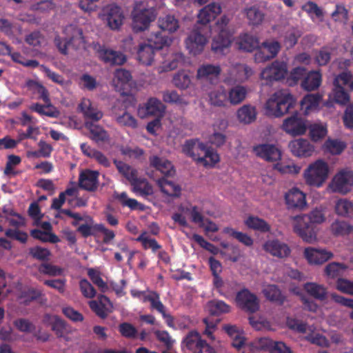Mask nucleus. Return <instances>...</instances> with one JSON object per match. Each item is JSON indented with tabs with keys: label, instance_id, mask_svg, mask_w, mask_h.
<instances>
[{
	"label": "nucleus",
	"instance_id": "obj_11",
	"mask_svg": "<svg viewBox=\"0 0 353 353\" xmlns=\"http://www.w3.org/2000/svg\"><path fill=\"white\" fill-rule=\"evenodd\" d=\"M281 48L277 41H265L261 45L254 54V59L258 63L265 62L276 57Z\"/></svg>",
	"mask_w": 353,
	"mask_h": 353
},
{
	"label": "nucleus",
	"instance_id": "obj_30",
	"mask_svg": "<svg viewBox=\"0 0 353 353\" xmlns=\"http://www.w3.org/2000/svg\"><path fill=\"white\" fill-rule=\"evenodd\" d=\"M149 160L150 165L165 176H172L174 174V166L170 161L158 156L150 157Z\"/></svg>",
	"mask_w": 353,
	"mask_h": 353
},
{
	"label": "nucleus",
	"instance_id": "obj_13",
	"mask_svg": "<svg viewBox=\"0 0 353 353\" xmlns=\"http://www.w3.org/2000/svg\"><path fill=\"white\" fill-rule=\"evenodd\" d=\"M254 154L268 162L281 160V150L275 145L270 143L259 144L253 147Z\"/></svg>",
	"mask_w": 353,
	"mask_h": 353
},
{
	"label": "nucleus",
	"instance_id": "obj_27",
	"mask_svg": "<svg viewBox=\"0 0 353 353\" xmlns=\"http://www.w3.org/2000/svg\"><path fill=\"white\" fill-rule=\"evenodd\" d=\"M124 19L123 12L121 7L117 5H110L107 14L108 25L111 30H119L123 24Z\"/></svg>",
	"mask_w": 353,
	"mask_h": 353
},
{
	"label": "nucleus",
	"instance_id": "obj_64",
	"mask_svg": "<svg viewBox=\"0 0 353 353\" xmlns=\"http://www.w3.org/2000/svg\"><path fill=\"white\" fill-rule=\"evenodd\" d=\"M118 199L123 206H127L132 210H144V205L143 204L139 203L134 199L128 198L127 193L125 192H121L119 195Z\"/></svg>",
	"mask_w": 353,
	"mask_h": 353
},
{
	"label": "nucleus",
	"instance_id": "obj_46",
	"mask_svg": "<svg viewBox=\"0 0 353 353\" xmlns=\"http://www.w3.org/2000/svg\"><path fill=\"white\" fill-rule=\"evenodd\" d=\"M304 290L316 299L323 301L326 298V289L321 285L315 283H307L304 285Z\"/></svg>",
	"mask_w": 353,
	"mask_h": 353
},
{
	"label": "nucleus",
	"instance_id": "obj_49",
	"mask_svg": "<svg viewBox=\"0 0 353 353\" xmlns=\"http://www.w3.org/2000/svg\"><path fill=\"white\" fill-rule=\"evenodd\" d=\"M347 267L344 263L332 262L327 264L325 268V274L332 279L343 276Z\"/></svg>",
	"mask_w": 353,
	"mask_h": 353
},
{
	"label": "nucleus",
	"instance_id": "obj_7",
	"mask_svg": "<svg viewBox=\"0 0 353 353\" xmlns=\"http://www.w3.org/2000/svg\"><path fill=\"white\" fill-rule=\"evenodd\" d=\"M208 27L194 25L185 40V44L189 52L193 55L201 54L208 42Z\"/></svg>",
	"mask_w": 353,
	"mask_h": 353
},
{
	"label": "nucleus",
	"instance_id": "obj_18",
	"mask_svg": "<svg viewBox=\"0 0 353 353\" xmlns=\"http://www.w3.org/2000/svg\"><path fill=\"white\" fill-rule=\"evenodd\" d=\"M221 12V6L216 3H211L203 8L198 14V21L195 25L207 27L206 25L214 20Z\"/></svg>",
	"mask_w": 353,
	"mask_h": 353
},
{
	"label": "nucleus",
	"instance_id": "obj_52",
	"mask_svg": "<svg viewBox=\"0 0 353 353\" xmlns=\"http://www.w3.org/2000/svg\"><path fill=\"white\" fill-rule=\"evenodd\" d=\"M172 83L179 89H187L191 83V78L188 72L181 70L176 72L172 78Z\"/></svg>",
	"mask_w": 353,
	"mask_h": 353
},
{
	"label": "nucleus",
	"instance_id": "obj_9",
	"mask_svg": "<svg viewBox=\"0 0 353 353\" xmlns=\"http://www.w3.org/2000/svg\"><path fill=\"white\" fill-rule=\"evenodd\" d=\"M330 186L334 192L348 193L353 187V171L347 169L341 170L334 176Z\"/></svg>",
	"mask_w": 353,
	"mask_h": 353
},
{
	"label": "nucleus",
	"instance_id": "obj_19",
	"mask_svg": "<svg viewBox=\"0 0 353 353\" xmlns=\"http://www.w3.org/2000/svg\"><path fill=\"white\" fill-rule=\"evenodd\" d=\"M231 44V34L228 30L222 29L214 36L211 44L212 50L216 54H223Z\"/></svg>",
	"mask_w": 353,
	"mask_h": 353
},
{
	"label": "nucleus",
	"instance_id": "obj_17",
	"mask_svg": "<svg viewBox=\"0 0 353 353\" xmlns=\"http://www.w3.org/2000/svg\"><path fill=\"white\" fill-rule=\"evenodd\" d=\"M264 250L274 256L285 259L291 254L289 245L278 239L267 241L263 245Z\"/></svg>",
	"mask_w": 353,
	"mask_h": 353
},
{
	"label": "nucleus",
	"instance_id": "obj_43",
	"mask_svg": "<svg viewBox=\"0 0 353 353\" xmlns=\"http://www.w3.org/2000/svg\"><path fill=\"white\" fill-rule=\"evenodd\" d=\"M335 212L341 216L353 217V202L347 199L336 201L334 206Z\"/></svg>",
	"mask_w": 353,
	"mask_h": 353
},
{
	"label": "nucleus",
	"instance_id": "obj_38",
	"mask_svg": "<svg viewBox=\"0 0 353 353\" xmlns=\"http://www.w3.org/2000/svg\"><path fill=\"white\" fill-rule=\"evenodd\" d=\"M172 41L171 37L166 35L165 32L161 30L152 34L147 43L157 51L165 46H170Z\"/></svg>",
	"mask_w": 353,
	"mask_h": 353
},
{
	"label": "nucleus",
	"instance_id": "obj_33",
	"mask_svg": "<svg viewBox=\"0 0 353 353\" xmlns=\"http://www.w3.org/2000/svg\"><path fill=\"white\" fill-rule=\"evenodd\" d=\"M237 44L240 50L250 52L254 50H257L260 43L257 37L245 33L240 35L237 41Z\"/></svg>",
	"mask_w": 353,
	"mask_h": 353
},
{
	"label": "nucleus",
	"instance_id": "obj_42",
	"mask_svg": "<svg viewBox=\"0 0 353 353\" xmlns=\"http://www.w3.org/2000/svg\"><path fill=\"white\" fill-rule=\"evenodd\" d=\"M159 27L163 32L172 33L176 32L179 28V20L171 14H167L165 17H159L158 20Z\"/></svg>",
	"mask_w": 353,
	"mask_h": 353
},
{
	"label": "nucleus",
	"instance_id": "obj_29",
	"mask_svg": "<svg viewBox=\"0 0 353 353\" xmlns=\"http://www.w3.org/2000/svg\"><path fill=\"white\" fill-rule=\"evenodd\" d=\"M228 127V123L225 120H220L218 124L214 125V131L210 136V142L216 146L221 147L226 142V135L223 133V131Z\"/></svg>",
	"mask_w": 353,
	"mask_h": 353
},
{
	"label": "nucleus",
	"instance_id": "obj_34",
	"mask_svg": "<svg viewBox=\"0 0 353 353\" xmlns=\"http://www.w3.org/2000/svg\"><path fill=\"white\" fill-rule=\"evenodd\" d=\"M257 112L254 106L246 104L241 106L236 112V117L240 123L250 124L256 119Z\"/></svg>",
	"mask_w": 353,
	"mask_h": 353
},
{
	"label": "nucleus",
	"instance_id": "obj_48",
	"mask_svg": "<svg viewBox=\"0 0 353 353\" xmlns=\"http://www.w3.org/2000/svg\"><path fill=\"white\" fill-rule=\"evenodd\" d=\"M245 223L249 228L261 232H268L270 230L269 224L265 220L256 216H250Z\"/></svg>",
	"mask_w": 353,
	"mask_h": 353
},
{
	"label": "nucleus",
	"instance_id": "obj_26",
	"mask_svg": "<svg viewBox=\"0 0 353 353\" xmlns=\"http://www.w3.org/2000/svg\"><path fill=\"white\" fill-rule=\"evenodd\" d=\"M142 111L143 112V114L141 115L142 117L146 116L161 117L165 111V105L160 100L156 98H150L145 104L144 108L139 109V114H142Z\"/></svg>",
	"mask_w": 353,
	"mask_h": 353
},
{
	"label": "nucleus",
	"instance_id": "obj_1",
	"mask_svg": "<svg viewBox=\"0 0 353 353\" xmlns=\"http://www.w3.org/2000/svg\"><path fill=\"white\" fill-rule=\"evenodd\" d=\"M325 220V213L322 208H316L308 214L295 217L294 231L303 241L311 243L316 239V226L315 224L322 223Z\"/></svg>",
	"mask_w": 353,
	"mask_h": 353
},
{
	"label": "nucleus",
	"instance_id": "obj_45",
	"mask_svg": "<svg viewBox=\"0 0 353 353\" xmlns=\"http://www.w3.org/2000/svg\"><path fill=\"white\" fill-rule=\"evenodd\" d=\"M245 14L249 24L253 26L260 25L264 19V13L256 6H253L245 9Z\"/></svg>",
	"mask_w": 353,
	"mask_h": 353
},
{
	"label": "nucleus",
	"instance_id": "obj_61",
	"mask_svg": "<svg viewBox=\"0 0 353 353\" xmlns=\"http://www.w3.org/2000/svg\"><path fill=\"white\" fill-rule=\"evenodd\" d=\"M162 98L164 102L177 105H187L188 103L175 90H166L163 92Z\"/></svg>",
	"mask_w": 353,
	"mask_h": 353
},
{
	"label": "nucleus",
	"instance_id": "obj_6",
	"mask_svg": "<svg viewBox=\"0 0 353 353\" xmlns=\"http://www.w3.org/2000/svg\"><path fill=\"white\" fill-rule=\"evenodd\" d=\"M328 172L327 163L321 159H319L309 165L304 171L303 176L307 185L319 188L323 185L327 179Z\"/></svg>",
	"mask_w": 353,
	"mask_h": 353
},
{
	"label": "nucleus",
	"instance_id": "obj_58",
	"mask_svg": "<svg viewBox=\"0 0 353 353\" xmlns=\"http://www.w3.org/2000/svg\"><path fill=\"white\" fill-rule=\"evenodd\" d=\"M309 134L311 139L318 141L324 138L327 134V128L319 123L311 124L309 127Z\"/></svg>",
	"mask_w": 353,
	"mask_h": 353
},
{
	"label": "nucleus",
	"instance_id": "obj_50",
	"mask_svg": "<svg viewBox=\"0 0 353 353\" xmlns=\"http://www.w3.org/2000/svg\"><path fill=\"white\" fill-rule=\"evenodd\" d=\"M150 302V309L156 310L159 313L163 312L165 310V306L160 299V295L156 291H148L147 296L144 297V303Z\"/></svg>",
	"mask_w": 353,
	"mask_h": 353
},
{
	"label": "nucleus",
	"instance_id": "obj_41",
	"mask_svg": "<svg viewBox=\"0 0 353 353\" xmlns=\"http://www.w3.org/2000/svg\"><path fill=\"white\" fill-rule=\"evenodd\" d=\"M253 74V71L247 65L238 64L235 65L231 72V76L234 81L238 83H243L247 81Z\"/></svg>",
	"mask_w": 353,
	"mask_h": 353
},
{
	"label": "nucleus",
	"instance_id": "obj_25",
	"mask_svg": "<svg viewBox=\"0 0 353 353\" xmlns=\"http://www.w3.org/2000/svg\"><path fill=\"white\" fill-rule=\"evenodd\" d=\"M98 54L101 61L110 65H122L126 61L123 53L110 49L101 48Z\"/></svg>",
	"mask_w": 353,
	"mask_h": 353
},
{
	"label": "nucleus",
	"instance_id": "obj_21",
	"mask_svg": "<svg viewBox=\"0 0 353 353\" xmlns=\"http://www.w3.org/2000/svg\"><path fill=\"white\" fill-rule=\"evenodd\" d=\"M221 72V67L218 65L203 64L197 70L196 77L215 83L219 81Z\"/></svg>",
	"mask_w": 353,
	"mask_h": 353
},
{
	"label": "nucleus",
	"instance_id": "obj_39",
	"mask_svg": "<svg viewBox=\"0 0 353 353\" xmlns=\"http://www.w3.org/2000/svg\"><path fill=\"white\" fill-rule=\"evenodd\" d=\"M321 83V74L319 71H311L306 74L301 82V87L307 91L317 89Z\"/></svg>",
	"mask_w": 353,
	"mask_h": 353
},
{
	"label": "nucleus",
	"instance_id": "obj_28",
	"mask_svg": "<svg viewBox=\"0 0 353 353\" xmlns=\"http://www.w3.org/2000/svg\"><path fill=\"white\" fill-rule=\"evenodd\" d=\"M84 125L90 134V138L96 143L104 142L108 140L109 134L102 126L92 121H85Z\"/></svg>",
	"mask_w": 353,
	"mask_h": 353
},
{
	"label": "nucleus",
	"instance_id": "obj_63",
	"mask_svg": "<svg viewBox=\"0 0 353 353\" xmlns=\"http://www.w3.org/2000/svg\"><path fill=\"white\" fill-rule=\"evenodd\" d=\"M121 335L126 339H136L138 335V330L130 323L124 322L121 323L118 327Z\"/></svg>",
	"mask_w": 353,
	"mask_h": 353
},
{
	"label": "nucleus",
	"instance_id": "obj_53",
	"mask_svg": "<svg viewBox=\"0 0 353 353\" xmlns=\"http://www.w3.org/2000/svg\"><path fill=\"white\" fill-rule=\"evenodd\" d=\"M30 235L34 239L40 240L43 243L50 242L57 243L60 241L59 238L52 232H43L39 229H34L30 231Z\"/></svg>",
	"mask_w": 353,
	"mask_h": 353
},
{
	"label": "nucleus",
	"instance_id": "obj_4",
	"mask_svg": "<svg viewBox=\"0 0 353 353\" xmlns=\"http://www.w3.org/2000/svg\"><path fill=\"white\" fill-rule=\"evenodd\" d=\"M28 86H32L36 92L39 94V99H41L45 103L44 105L38 103H33L30 105V109L40 115L47 116L50 118H57L60 112L58 109L52 104L48 90L41 83L34 81H30L28 83Z\"/></svg>",
	"mask_w": 353,
	"mask_h": 353
},
{
	"label": "nucleus",
	"instance_id": "obj_24",
	"mask_svg": "<svg viewBox=\"0 0 353 353\" xmlns=\"http://www.w3.org/2000/svg\"><path fill=\"white\" fill-rule=\"evenodd\" d=\"M132 78L130 71L123 68L117 69L114 72V77L112 80L113 85L117 91L121 92L122 94H125V90L129 86L130 82L132 81Z\"/></svg>",
	"mask_w": 353,
	"mask_h": 353
},
{
	"label": "nucleus",
	"instance_id": "obj_56",
	"mask_svg": "<svg viewBox=\"0 0 353 353\" xmlns=\"http://www.w3.org/2000/svg\"><path fill=\"white\" fill-rule=\"evenodd\" d=\"M332 232L334 235H345L353 231V227L344 221H335L331 225Z\"/></svg>",
	"mask_w": 353,
	"mask_h": 353
},
{
	"label": "nucleus",
	"instance_id": "obj_5",
	"mask_svg": "<svg viewBox=\"0 0 353 353\" xmlns=\"http://www.w3.org/2000/svg\"><path fill=\"white\" fill-rule=\"evenodd\" d=\"M333 96L337 103L346 104L350 101L349 91L353 90V77L349 72L337 75L333 82Z\"/></svg>",
	"mask_w": 353,
	"mask_h": 353
},
{
	"label": "nucleus",
	"instance_id": "obj_20",
	"mask_svg": "<svg viewBox=\"0 0 353 353\" xmlns=\"http://www.w3.org/2000/svg\"><path fill=\"white\" fill-rule=\"evenodd\" d=\"M80 111L83 113L85 121H92L96 123L101 120L103 113L97 108L92 105V102L88 99H83L79 105Z\"/></svg>",
	"mask_w": 353,
	"mask_h": 353
},
{
	"label": "nucleus",
	"instance_id": "obj_14",
	"mask_svg": "<svg viewBox=\"0 0 353 353\" xmlns=\"http://www.w3.org/2000/svg\"><path fill=\"white\" fill-rule=\"evenodd\" d=\"M287 73L286 64L283 62L276 61L262 70L261 77L263 79L272 82L284 79Z\"/></svg>",
	"mask_w": 353,
	"mask_h": 353
},
{
	"label": "nucleus",
	"instance_id": "obj_54",
	"mask_svg": "<svg viewBox=\"0 0 353 353\" xmlns=\"http://www.w3.org/2000/svg\"><path fill=\"white\" fill-rule=\"evenodd\" d=\"M321 100V96L319 94H306L301 101V109L307 112L310 110L319 106Z\"/></svg>",
	"mask_w": 353,
	"mask_h": 353
},
{
	"label": "nucleus",
	"instance_id": "obj_35",
	"mask_svg": "<svg viewBox=\"0 0 353 353\" xmlns=\"http://www.w3.org/2000/svg\"><path fill=\"white\" fill-rule=\"evenodd\" d=\"M130 183L133 192L140 196H145L153 194L152 186L144 178L138 177L137 175Z\"/></svg>",
	"mask_w": 353,
	"mask_h": 353
},
{
	"label": "nucleus",
	"instance_id": "obj_55",
	"mask_svg": "<svg viewBox=\"0 0 353 353\" xmlns=\"http://www.w3.org/2000/svg\"><path fill=\"white\" fill-rule=\"evenodd\" d=\"M136 241L141 242L145 250L151 249L153 252H156L158 250L161 248V245L155 239L149 238L148 236V233L145 231L142 232L136 239Z\"/></svg>",
	"mask_w": 353,
	"mask_h": 353
},
{
	"label": "nucleus",
	"instance_id": "obj_16",
	"mask_svg": "<svg viewBox=\"0 0 353 353\" xmlns=\"http://www.w3.org/2000/svg\"><path fill=\"white\" fill-rule=\"evenodd\" d=\"M288 146L292 154L297 157H309L314 152V146L305 139H294L289 143Z\"/></svg>",
	"mask_w": 353,
	"mask_h": 353
},
{
	"label": "nucleus",
	"instance_id": "obj_59",
	"mask_svg": "<svg viewBox=\"0 0 353 353\" xmlns=\"http://www.w3.org/2000/svg\"><path fill=\"white\" fill-rule=\"evenodd\" d=\"M88 222L85 224L80 225L77 228V232H79L84 238L90 236H95L97 231V224L93 225V219L90 216L87 217Z\"/></svg>",
	"mask_w": 353,
	"mask_h": 353
},
{
	"label": "nucleus",
	"instance_id": "obj_3",
	"mask_svg": "<svg viewBox=\"0 0 353 353\" xmlns=\"http://www.w3.org/2000/svg\"><path fill=\"white\" fill-rule=\"evenodd\" d=\"M158 12L156 8L149 6L144 2L135 3L132 11V27L135 32H140L148 29L150 23L153 22Z\"/></svg>",
	"mask_w": 353,
	"mask_h": 353
},
{
	"label": "nucleus",
	"instance_id": "obj_22",
	"mask_svg": "<svg viewBox=\"0 0 353 353\" xmlns=\"http://www.w3.org/2000/svg\"><path fill=\"white\" fill-rule=\"evenodd\" d=\"M99 175L98 171L85 170L82 172L79 178L80 188L90 192L95 191L98 187Z\"/></svg>",
	"mask_w": 353,
	"mask_h": 353
},
{
	"label": "nucleus",
	"instance_id": "obj_10",
	"mask_svg": "<svg viewBox=\"0 0 353 353\" xmlns=\"http://www.w3.org/2000/svg\"><path fill=\"white\" fill-rule=\"evenodd\" d=\"M307 128L306 121L297 110H294L290 117L286 118L282 125V129L294 137L304 134Z\"/></svg>",
	"mask_w": 353,
	"mask_h": 353
},
{
	"label": "nucleus",
	"instance_id": "obj_12",
	"mask_svg": "<svg viewBox=\"0 0 353 353\" xmlns=\"http://www.w3.org/2000/svg\"><path fill=\"white\" fill-rule=\"evenodd\" d=\"M208 147L196 139L187 140L183 145V152L197 162L207 165V160L203 157Z\"/></svg>",
	"mask_w": 353,
	"mask_h": 353
},
{
	"label": "nucleus",
	"instance_id": "obj_62",
	"mask_svg": "<svg viewBox=\"0 0 353 353\" xmlns=\"http://www.w3.org/2000/svg\"><path fill=\"white\" fill-rule=\"evenodd\" d=\"M301 34L298 30L294 28H289L284 34V43L287 48H293L298 42Z\"/></svg>",
	"mask_w": 353,
	"mask_h": 353
},
{
	"label": "nucleus",
	"instance_id": "obj_40",
	"mask_svg": "<svg viewBox=\"0 0 353 353\" xmlns=\"http://www.w3.org/2000/svg\"><path fill=\"white\" fill-rule=\"evenodd\" d=\"M157 185L160 188L161 191L169 196L179 197L181 195V187L164 177L157 181Z\"/></svg>",
	"mask_w": 353,
	"mask_h": 353
},
{
	"label": "nucleus",
	"instance_id": "obj_31",
	"mask_svg": "<svg viewBox=\"0 0 353 353\" xmlns=\"http://www.w3.org/2000/svg\"><path fill=\"white\" fill-rule=\"evenodd\" d=\"M157 50L148 43H141L137 49V59L143 65H150Z\"/></svg>",
	"mask_w": 353,
	"mask_h": 353
},
{
	"label": "nucleus",
	"instance_id": "obj_37",
	"mask_svg": "<svg viewBox=\"0 0 353 353\" xmlns=\"http://www.w3.org/2000/svg\"><path fill=\"white\" fill-rule=\"evenodd\" d=\"M228 93V102L236 105L242 103L246 98L248 90L245 86L237 85L231 88Z\"/></svg>",
	"mask_w": 353,
	"mask_h": 353
},
{
	"label": "nucleus",
	"instance_id": "obj_32",
	"mask_svg": "<svg viewBox=\"0 0 353 353\" xmlns=\"http://www.w3.org/2000/svg\"><path fill=\"white\" fill-rule=\"evenodd\" d=\"M262 292L268 301L279 305H282L286 300V296L276 285H268L263 289Z\"/></svg>",
	"mask_w": 353,
	"mask_h": 353
},
{
	"label": "nucleus",
	"instance_id": "obj_36",
	"mask_svg": "<svg viewBox=\"0 0 353 353\" xmlns=\"http://www.w3.org/2000/svg\"><path fill=\"white\" fill-rule=\"evenodd\" d=\"M209 101L211 105L217 107H225L228 102V93L223 86H219L209 93Z\"/></svg>",
	"mask_w": 353,
	"mask_h": 353
},
{
	"label": "nucleus",
	"instance_id": "obj_8",
	"mask_svg": "<svg viewBox=\"0 0 353 353\" xmlns=\"http://www.w3.org/2000/svg\"><path fill=\"white\" fill-rule=\"evenodd\" d=\"M235 301L237 306L248 314H254L260 308L257 296L247 288L237 292Z\"/></svg>",
	"mask_w": 353,
	"mask_h": 353
},
{
	"label": "nucleus",
	"instance_id": "obj_47",
	"mask_svg": "<svg viewBox=\"0 0 353 353\" xmlns=\"http://www.w3.org/2000/svg\"><path fill=\"white\" fill-rule=\"evenodd\" d=\"M202 341L197 332L191 331L186 335L183 343L185 344L188 350L192 351L194 353H197L199 347H201Z\"/></svg>",
	"mask_w": 353,
	"mask_h": 353
},
{
	"label": "nucleus",
	"instance_id": "obj_44",
	"mask_svg": "<svg viewBox=\"0 0 353 353\" xmlns=\"http://www.w3.org/2000/svg\"><path fill=\"white\" fill-rule=\"evenodd\" d=\"M207 307L209 313L213 316H219L222 314L228 313L230 311V306L223 301L214 299L208 301Z\"/></svg>",
	"mask_w": 353,
	"mask_h": 353
},
{
	"label": "nucleus",
	"instance_id": "obj_15",
	"mask_svg": "<svg viewBox=\"0 0 353 353\" xmlns=\"http://www.w3.org/2000/svg\"><path fill=\"white\" fill-rule=\"evenodd\" d=\"M303 255L307 262L312 265H321L334 256L333 253L325 249H316L311 247L304 250Z\"/></svg>",
	"mask_w": 353,
	"mask_h": 353
},
{
	"label": "nucleus",
	"instance_id": "obj_60",
	"mask_svg": "<svg viewBox=\"0 0 353 353\" xmlns=\"http://www.w3.org/2000/svg\"><path fill=\"white\" fill-rule=\"evenodd\" d=\"M345 144L336 139H327L324 143L326 151L332 154H340L345 148Z\"/></svg>",
	"mask_w": 353,
	"mask_h": 353
},
{
	"label": "nucleus",
	"instance_id": "obj_51",
	"mask_svg": "<svg viewBox=\"0 0 353 353\" xmlns=\"http://www.w3.org/2000/svg\"><path fill=\"white\" fill-rule=\"evenodd\" d=\"M223 232V233L236 239L238 241L245 246L250 247L253 245V239L245 233L236 231L234 229L230 227L225 228Z\"/></svg>",
	"mask_w": 353,
	"mask_h": 353
},
{
	"label": "nucleus",
	"instance_id": "obj_57",
	"mask_svg": "<svg viewBox=\"0 0 353 353\" xmlns=\"http://www.w3.org/2000/svg\"><path fill=\"white\" fill-rule=\"evenodd\" d=\"M117 123L122 127L135 129L138 126L137 119L129 112L125 111L122 114L116 116Z\"/></svg>",
	"mask_w": 353,
	"mask_h": 353
},
{
	"label": "nucleus",
	"instance_id": "obj_2",
	"mask_svg": "<svg viewBox=\"0 0 353 353\" xmlns=\"http://www.w3.org/2000/svg\"><path fill=\"white\" fill-rule=\"evenodd\" d=\"M296 100L288 93H275L265 105V114L271 117H280L293 110Z\"/></svg>",
	"mask_w": 353,
	"mask_h": 353
},
{
	"label": "nucleus",
	"instance_id": "obj_23",
	"mask_svg": "<svg viewBox=\"0 0 353 353\" xmlns=\"http://www.w3.org/2000/svg\"><path fill=\"white\" fill-rule=\"evenodd\" d=\"M285 200L289 208L303 209L306 205L305 195L297 188H293L285 193Z\"/></svg>",
	"mask_w": 353,
	"mask_h": 353
}]
</instances>
